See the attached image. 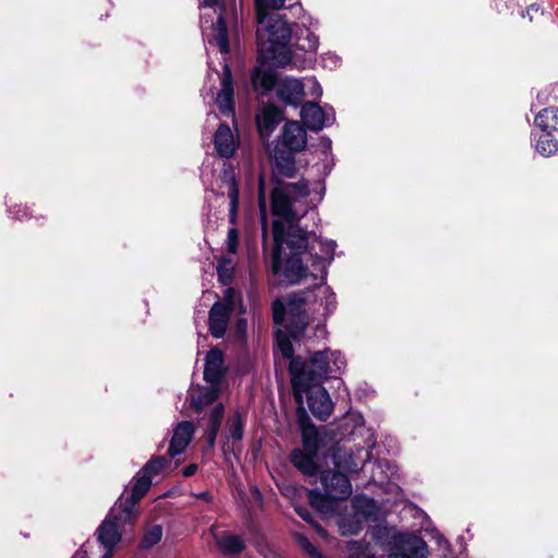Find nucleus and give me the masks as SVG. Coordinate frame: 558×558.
I'll list each match as a JSON object with an SVG mask.
<instances>
[{
	"instance_id": "f257e3e1",
	"label": "nucleus",
	"mask_w": 558,
	"mask_h": 558,
	"mask_svg": "<svg viewBox=\"0 0 558 558\" xmlns=\"http://www.w3.org/2000/svg\"><path fill=\"white\" fill-rule=\"evenodd\" d=\"M337 306L336 295L326 281H320L306 291L294 292L275 300L272 317L276 325H281L286 331H276V347L283 359H301L293 356V345L290 337L300 338L311 322L317 316L324 318L331 315Z\"/></svg>"
},
{
	"instance_id": "f03ea898",
	"label": "nucleus",
	"mask_w": 558,
	"mask_h": 558,
	"mask_svg": "<svg viewBox=\"0 0 558 558\" xmlns=\"http://www.w3.org/2000/svg\"><path fill=\"white\" fill-rule=\"evenodd\" d=\"M292 232L288 234L281 250L280 268L274 271L271 262V272L274 276L282 275L284 279H327L328 266L335 258L337 243L333 240H322L319 242V253H307L308 238L305 230L290 228Z\"/></svg>"
},
{
	"instance_id": "7ed1b4c3",
	"label": "nucleus",
	"mask_w": 558,
	"mask_h": 558,
	"mask_svg": "<svg viewBox=\"0 0 558 558\" xmlns=\"http://www.w3.org/2000/svg\"><path fill=\"white\" fill-rule=\"evenodd\" d=\"M257 59L260 64L272 63L286 66L291 63L293 27L284 15L266 12L263 23L256 20Z\"/></svg>"
},
{
	"instance_id": "20e7f679",
	"label": "nucleus",
	"mask_w": 558,
	"mask_h": 558,
	"mask_svg": "<svg viewBox=\"0 0 558 558\" xmlns=\"http://www.w3.org/2000/svg\"><path fill=\"white\" fill-rule=\"evenodd\" d=\"M345 365L341 352L329 349L314 352L308 361L293 359L289 364L292 387L301 390L307 381H323L341 373Z\"/></svg>"
},
{
	"instance_id": "39448f33",
	"label": "nucleus",
	"mask_w": 558,
	"mask_h": 558,
	"mask_svg": "<svg viewBox=\"0 0 558 558\" xmlns=\"http://www.w3.org/2000/svg\"><path fill=\"white\" fill-rule=\"evenodd\" d=\"M293 202L287 189L276 183L270 194L271 214L277 218L272 222V263L275 272L280 268L281 250L286 240H289L288 234L292 232L290 228L303 230L298 223L300 218L292 207Z\"/></svg>"
},
{
	"instance_id": "423d86ee",
	"label": "nucleus",
	"mask_w": 558,
	"mask_h": 558,
	"mask_svg": "<svg viewBox=\"0 0 558 558\" xmlns=\"http://www.w3.org/2000/svg\"><path fill=\"white\" fill-rule=\"evenodd\" d=\"M320 483L324 487V494L318 489L308 490V501L313 508L330 515L337 510V501L345 500L352 494V486L349 478L335 471H326L320 476Z\"/></svg>"
},
{
	"instance_id": "0eeeda50",
	"label": "nucleus",
	"mask_w": 558,
	"mask_h": 558,
	"mask_svg": "<svg viewBox=\"0 0 558 558\" xmlns=\"http://www.w3.org/2000/svg\"><path fill=\"white\" fill-rule=\"evenodd\" d=\"M393 548L397 550L388 558H427L428 547L426 542L413 534L398 533L392 537ZM350 558H376L367 553V545L362 542H350Z\"/></svg>"
},
{
	"instance_id": "6e6552de",
	"label": "nucleus",
	"mask_w": 558,
	"mask_h": 558,
	"mask_svg": "<svg viewBox=\"0 0 558 558\" xmlns=\"http://www.w3.org/2000/svg\"><path fill=\"white\" fill-rule=\"evenodd\" d=\"M293 392L299 404L306 399L307 407L316 418L326 421L332 413L333 403L322 381H307L306 387L301 390L293 387Z\"/></svg>"
},
{
	"instance_id": "1a4fd4ad",
	"label": "nucleus",
	"mask_w": 558,
	"mask_h": 558,
	"mask_svg": "<svg viewBox=\"0 0 558 558\" xmlns=\"http://www.w3.org/2000/svg\"><path fill=\"white\" fill-rule=\"evenodd\" d=\"M236 300L241 304L240 298L235 295L232 288L223 291L222 301H217L208 314V329L210 335L220 339L223 338L230 322V317L235 310Z\"/></svg>"
},
{
	"instance_id": "9d476101",
	"label": "nucleus",
	"mask_w": 558,
	"mask_h": 558,
	"mask_svg": "<svg viewBox=\"0 0 558 558\" xmlns=\"http://www.w3.org/2000/svg\"><path fill=\"white\" fill-rule=\"evenodd\" d=\"M131 518L129 508H113L98 527V541L107 548L112 549L121 538V523Z\"/></svg>"
},
{
	"instance_id": "9b49d317",
	"label": "nucleus",
	"mask_w": 558,
	"mask_h": 558,
	"mask_svg": "<svg viewBox=\"0 0 558 558\" xmlns=\"http://www.w3.org/2000/svg\"><path fill=\"white\" fill-rule=\"evenodd\" d=\"M219 78L220 89L215 97V104L219 112L223 117L232 118L233 123L236 125L234 80L229 64L225 63Z\"/></svg>"
},
{
	"instance_id": "f8f14e48",
	"label": "nucleus",
	"mask_w": 558,
	"mask_h": 558,
	"mask_svg": "<svg viewBox=\"0 0 558 558\" xmlns=\"http://www.w3.org/2000/svg\"><path fill=\"white\" fill-rule=\"evenodd\" d=\"M375 440L371 437L366 450H359V456H355L351 449L337 448L332 452V462L337 469L336 472L354 473L363 469L366 462L371 459V449L374 447Z\"/></svg>"
},
{
	"instance_id": "ddd939ff",
	"label": "nucleus",
	"mask_w": 558,
	"mask_h": 558,
	"mask_svg": "<svg viewBox=\"0 0 558 558\" xmlns=\"http://www.w3.org/2000/svg\"><path fill=\"white\" fill-rule=\"evenodd\" d=\"M227 441L223 445V452L226 459L232 463L231 457L236 460L238 464L242 468L240 454H241V440L243 437L242 429V417L240 412H235L233 415L229 416L227 422V432H226ZM233 468V464H231Z\"/></svg>"
},
{
	"instance_id": "4468645a",
	"label": "nucleus",
	"mask_w": 558,
	"mask_h": 558,
	"mask_svg": "<svg viewBox=\"0 0 558 558\" xmlns=\"http://www.w3.org/2000/svg\"><path fill=\"white\" fill-rule=\"evenodd\" d=\"M220 180L228 186V197L230 199L228 220L230 225H236L240 204V187L234 166L229 159L223 162Z\"/></svg>"
},
{
	"instance_id": "2eb2a0df",
	"label": "nucleus",
	"mask_w": 558,
	"mask_h": 558,
	"mask_svg": "<svg viewBox=\"0 0 558 558\" xmlns=\"http://www.w3.org/2000/svg\"><path fill=\"white\" fill-rule=\"evenodd\" d=\"M276 95L278 100L284 106L296 108L303 104L305 96L304 85L300 80L284 77L278 82Z\"/></svg>"
},
{
	"instance_id": "dca6fc26",
	"label": "nucleus",
	"mask_w": 558,
	"mask_h": 558,
	"mask_svg": "<svg viewBox=\"0 0 558 558\" xmlns=\"http://www.w3.org/2000/svg\"><path fill=\"white\" fill-rule=\"evenodd\" d=\"M283 120V111L274 104L266 105L256 114V126L260 138L266 142Z\"/></svg>"
},
{
	"instance_id": "f3484780",
	"label": "nucleus",
	"mask_w": 558,
	"mask_h": 558,
	"mask_svg": "<svg viewBox=\"0 0 558 558\" xmlns=\"http://www.w3.org/2000/svg\"><path fill=\"white\" fill-rule=\"evenodd\" d=\"M276 145L296 153L302 151L306 146V131L296 121H287L282 128L280 141Z\"/></svg>"
},
{
	"instance_id": "a211bd4d",
	"label": "nucleus",
	"mask_w": 558,
	"mask_h": 558,
	"mask_svg": "<svg viewBox=\"0 0 558 558\" xmlns=\"http://www.w3.org/2000/svg\"><path fill=\"white\" fill-rule=\"evenodd\" d=\"M214 146L219 157L230 159L239 146V140L233 135L227 122H221L214 134Z\"/></svg>"
},
{
	"instance_id": "6ab92c4d",
	"label": "nucleus",
	"mask_w": 558,
	"mask_h": 558,
	"mask_svg": "<svg viewBox=\"0 0 558 558\" xmlns=\"http://www.w3.org/2000/svg\"><path fill=\"white\" fill-rule=\"evenodd\" d=\"M193 434L194 425L191 422L183 421L179 423L173 430V435L170 440V446L167 454L170 458H173L178 454L183 453L186 447L190 445Z\"/></svg>"
},
{
	"instance_id": "aec40b11",
	"label": "nucleus",
	"mask_w": 558,
	"mask_h": 558,
	"mask_svg": "<svg viewBox=\"0 0 558 558\" xmlns=\"http://www.w3.org/2000/svg\"><path fill=\"white\" fill-rule=\"evenodd\" d=\"M219 385L192 387L189 390L186 401L190 403L191 409L198 413L217 399Z\"/></svg>"
},
{
	"instance_id": "412c9836",
	"label": "nucleus",
	"mask_w": 558,
	"mask_h": 558,
	"mask_svg": "<svg viewBox=\"0 0 558 558\" xmlns=\"http://www.w3.org/2000/svg\"><path fill=\"white\" fill-rule=\"evenodd\" d=\"M223 354L213 348L208 351L205 359L204 379L210 385H219L223 376Z\"/></svg>"
},
{
	"instance_id": "4be33fe9",
	"label": "nucleus",
	"mask_w": 558,
	"mask_h": 558,
	"mask_svg": "<svg viewBox=\"0 0 558 558\" xmlns=\"http://www.w3.org/2000/svg\"><path fill=\"white\" fill-rule=\"evenodd\" d=\"M296 151L282 148L280 145L274 147L272 156L275 169L278 174L286 178H293L296 173L295 157Z\"/></svg>"
},
{
	"instance_id": "5701e85b",
	"label": "nucleus",
	"mask_w": 558,
	"mask_h": 558,
	"mask_svg": "<svg viewBox=\"0 0 558 558\" xmlns=\"http://www.w3.org/2000/svg\"><path fill=\"white\" fill-rule=\"evenodd\" d=\"M226 8L221 7V12L219 13L216 23L211 26V34L208 38V44L210 46H217L221 54H228L230 52V40H229V32L227 22L223 15Z\"/></svg>"
},
{
	"instance_id": "b1692460",
	"label": "nucleus",
	"mask_w": 558,
	"mask_h": 558,
	"mask_svg": "<svg viewBox=\"0 0 558 558\" xmlns=\"http://www.w3.org/2000/svg\"><path fill=\"white\" fill-rule=\"evenodd\" d=\"M277 73L272 69L256 68L251 74L252 88L262 96H267L278 84Z\"/></svg>"
},
{
	"instance_id": "393cba45",
	"label": "nucleus",
	"mask_w": 558,
	"mask_h": 558,
	"mask_svg": "<svg viewBox=\"0 0 558 558\" xmlns=\"http://www.w3.org/2000/svg\"><path fill=\"white\" fill-rule=\"evenodd\" d=\"M300 114L304 125L312 131L318 132L325 125V112L315 102L306 101L302 104Z\"/></svg>"
},
{
	"instance_id": "a878e982",
	"label": "nucleus",
	"mask_w": 558,
	"mask_h": 558,
	"mask_svg": "<svg viewBox=\"0 0 558 558\" xmlns=\"http://www.w3.org/2000/svg\"><path fill=\"white\" fill-rule=\"evenodd\" d=\"M299 423L302 432L303 450L310 453H317L319 437L316 427L310 423L304 411L299 413Z\"/></svg>"
},
{
	"instance_id": "bb28decb",
	"label": "nucleus",
	"mask_w": 558,
	"mask_h": 558,
	"mask_svg": "<svg viewBox=\"0 0 558 558\" xmlns=\"http://www.w3.org/2000/svg\"><path fill=\"white\" fill-rule=\"evenodd\" d=\"M293 44L291 43V47L294 46L296 49L304 52H314L318 47V36L311 32L308 28L304 26H300L298 23L293 27Z\"/></svg>"
},
{
	"instance_id": "cd10ccee",
	"label": "nucleus",
	"mask_w": 558,
	"mask_h": 558,
	"mask_svg": "<svg viewBox=\"0 0 558 558\" xmlns=\"http://www.w3.org/2000/svg\"><path fill=\"white\" fill-rule=\"evenodd\" d=\"M211 536L214 537L217 547L221 554L226 557L233 556L243 549V541L236 535L219 536L217 533L216 525L209 529Z\"/></svg>"
},
{
	"instance_id": "c85d7f7f",
	"label": "nucleus",
	"mask_w": 558,
	"mask_h": 558,
	"mask_svg": "<svg viewBox=\"0 0 558 558\" xmlns=\"http://www.w3.org/2000/svg\"><path fill=\"white\" fill-rule=\"evenodd\" d=\"M316 454L302 449H295L291 454V461L305 475H315L318 470L315 461Z\"/></svg>"
},
{
	"instance_id": "c756f323",
	"label": "nucleus",
	"mask_w": 558,
	"mask_h": 558,
	"mask_svg": "<svg viewBox=\"0 0 558 558\" xmlns=\"http://www.w3.org/2000/svg\"><path fill=\"white\" fill-rule=\"evenodd\" d=\"M534 124L542 132H553L558 130V108L547 107L541 110L535 119Z\"/></svg>"
},
{
	"instance_id": "7c9ffc66",
	"label": "nucleus",
	"mask_w": 558,
	"mask_h": 558,
	"mask_svg": "<svg viewBox=\"0 0 558 558\" xmlns=\"http://www.w3.org/2000/svg\"><path fill=\"white\" fill-rule=\"evenodd\" d=\"M216 259V272L218 279H234V270L236 263L233 257L219 255L215 256Z\"/></svg>"
},
{
	"instance_id": "2f4dec72",
	"label": "nucleus",
	"mask_w": 558,
	"mask_h": 558,
	"mask_svg": "<svg viewBox=\"0 0 558 558\" xmlns=\"http://www.w3.org/2000/svg\"><path fill=\"white\" fill-rule=\"evenodd\" d=\"M535 147L541 155L548 157L558 150V141L554 137L551 132H543V134L539 135Z\"/></svg>"
},
{
	"instance_id": "473e14b6",
	"label": "nucleus",
	"mask_w": 558,
	"mask_h": 558,
	"mask_svg": "<svg viewBox=\"0 0 558 558\" xmlns=\"http://www.w3.org/2000/svg\"><path fill=\"white\" fill-rule=\"evenodd\" d=\"M277 183L280 186H284V189H287L289 196L292 197L293 201L305 198L310 195L308 183L305 180H301L294 183L278 181Z\"/></svg>"
},
{
	"instance_id": "72a5a7b5",
	"label": "nucleus",
	"mask_w": 558,
	"mask_h": 558,
	"mask_svg": "<svg viewBox=\"0 0 558 558\" xmlns=\"http://www.w3.org/2000/svg\"><path fill=\"white\" fill-rule=\"evenodd\" d=\"M338 525L340 533L344 536L356 535L362 530L361 520L356 515L341 517Z\"/></svg>"
},
{
	"instance_id": "f704fd0d",
	"label": "nucleus",
	"mask_w": 558,
	"mask_h": 558,
	"mask_svg": "<svg viewBox=\"0 0 558 558\" xmlns=\"http://www.w3.org/2000/svg\"><path fill=\"white\" fill-rule=\"evenodd\" d=\"M150 486L151 477L147 474L141 473V475L135 480V483L133 485L131 502H137L148 492Z\"/></svg>"
},
{
	"instance_id": "c9c22d12",
	"label": "nucleus",
	"mask_w": 558,
	"mask_h": 558,
	"mask_svg": "<svg viewBox=\"0 0 558 558\" xmlns=\"http://www.w3.org/2000/svg\"><path fill=\"white\" fill-rule=\"evenodd\" d=\"M286 0H255V15L259 23H263L266 12L279 10L284 5Z\"/></svg>"
},
{
	"instance_id": "e433bc0d",
	"label": "nucleus",
	"mask_w": 558,
	"mask_h": 558,
	"mask_svg": "<svg viewBox=\"0 0 558 558\" xmlns=\"http://www.w3.org/2000/svg\"><path fill=\"white\" fill-rule=\"evenodd\" d=\"M223 412H225V409H223L222 404L216 405L210 412V415H209V424H210L209 441H210V444H214V441L216 439V436L220 428V422L223 416Z\"/></svg>"
},
{
	"instance_id": "4c0bfd02",
	"label": "nucleus",
	"mask_w": 558,
	"mask_h": 558,
	"mask_svg": "<svg viewBox=\"0 0 558 558\" xmlns=\"http://www.w3.org/2000/svg\"><path fill=\"white\" fill-rule=\"evenodd\" d=\"M162 537V527L161 525H154L148 529L142 537L141 547L142 548H150L158 544Z\"/></svg>"
},
{
	"instance_id": "58836bf2",
	"label": "nucleus",
	"mask_w": 558,
	"mask_h": 558,
	"mask_svg": "<svg viewBox=\"0 0 558 558\" xmlns=\"http://www.w3.org/2000/svg\"><path fill=\"white\" fill-rule=\"evenodd\" d=\"M168 463L167 457H156L153 458L142 469L141 473L147 474L150 477L159 474L166 464Z\"/></svg>"
},
{
	"instance_id": "ea45409f",
	"label": "nucleus",
	"mask_w": 558,
	"mask_h": 558,
	"mask_svg": "<svg viewBox=\"0 0 558 558\" xmlns=\"http://www.w3.org/2000/svg\"><path fill=\"white\" fill-rule=\"evenodd\" d=\"M234 226L232 225L229 229L227 236V251L229 254H235L239 248V229Z\"/></svg>"
},
{
	"instance_id": "a19ab883",
	"label": "nucleus",
	"mask_w": 558,
	"mask_h": 558,
	"mask_svg": "<svg viewBox=\"0 0 558 558\" xmlns=\"http://www.w3.org/2000/svg\"><path fill=\"white\" fill-rule=\"evenodd\" d=\"M354 507L359 511L361 508L365 507V511L363 512L364 517L371 515V510L375 508V502L372 498H367L365 496H359L354 498Z\"/></svg>"
},
{
	"instance_id": "79ce46f5",
	"label": "nucleus",
	"mask_w": 558,
	"mask_h": 558,
	"mask_svg": "<svg viewBox=\"0 0 558 558\" xmlns=\"http://www.w3.org/2000/svg\"><path fill=\"white\" fill-rule=\"evenodd\" d=\"M294 509H295L296 513H298V514H299V515H300L304 521H306V522H308L310 524H312L320 535H323V536H325V535H326L325 530H324L320 525H318V524L314 523L313 515H312V513L310 512V510H308V509H306V508H304V507H301V506L295 507Z\"/></svg>"
},
{
	"instance_id": "37998d69",
	"label": "nucleus",
	"mask_w": 558,
	"mask_h": 558,
	"mask_svg": "<svg viewBox=\"0 0 558 558\" xmlns=\"http://www.w3.org/2000/svg\"><path fill=\"white\" fill-rule=\"evenodd\" d=\"M299 544L313 558H323L320 551L304 536H299Z\"/></svg>"
},
{
	"instance_id": "c03bdc74",
	"label": "nucleus",
	"mask_w": 558,
	"mask_h": 558,
	"mask_svg": "<svg viewBox=\"0 0 558 558\" xmlns=\"http://www.w3.org/2000/svg\"><path fill=\"white\" fill-rule=\"evenodd\" d=\"M433 538L436 541L444 554H447L450 550L449 542L438 531L433 532Z\"/></svg>"
},
{
	"instance_id": "a18cd8bd",
	"label": "nucleus",
	"mask_w": 558,
	"mask_h": 558,
	"mask_svg": "<svg viewBox=\"0 0 558 558\" xmlns=\"http://www.w3.org/2000/svg\"><path fill=\"white\" fill-rule=\"evenodd\" d=\"M539 13L543 15V11L538 4H530L524 12H522V17L529 16L530 22L533 21V14Z\"/></svg>"
},
{
	"instance_id": "49530a36",
	"label": "nucleus",
	"mask_w": 558,
	"mask_h": 558,
	"mask_svg": "<svg viewBox=\"0 0 558 558\" xmlns=\"http://www.w3.org/2000/svg\"><path fill=\"white\" fill-rule=\"evenodd\" d=\"M258 204L262 210H265L266 208V196H265V184L264 180L260 177L259 179V185H258Z\"/></svg>"
},
{
	"instance_id": "de8ad7c7",
	"label": "nucleus",
	"mask_w": 558,
	"mask_h": 558,
	"mask_svg": "<svg viewBox=\"0 0 558 558\" xmlns=\"http://www.w3.org/2000/svg\"><path fill=\"white\" fill-rule=\"evenodd\" d=\"M197 465L196 464H189L182 470V474L185 477H190L196 473Z\"/></svg>"
},
{
	"instance_id": "09e8293b",
	"label": "nucleus",
	"mask_w": 558,
	"mask_h": 558,
	"mask_svg": "<svg viewBox=\"0 0 558 558\" xmlns=\"http://www.w3.org/2000/svg\"><path fill=\"white\" fill-rule=\"evenodd\" d=\"M194 496L196 498L201 499V500H204L205 502H211L213 501V497H211V495L208 492H202L199 494H195Z\"/></svg>"
},
{
	"instance_id": "8fccbe9b",
	"label": "nucleus",
	"mask_w": 558,
	"mask_h": 558,
	"mask_svg": "<svg viewBox=\"0 0 558 558\" xmlns=\"http://www.w3.org/2000/svg\"><path fill=\"white\" fill-rule=\"evenodd\" d=\"M219 0H203V2L199 4V9L202 8H214L218 5Z\"/></svg>"
},
{
	"instance_id": "3c124183",
	"label": "nucleus",
	"mask_w": 558,
	"mask_h": 558,
	"mask_svg": "<svg viewBox=\"0 0 558 558\" xmlns=\"http://www.w3.org/2000/svg\"><path fill=\"white\" fill-rule=\"evenodd\" d=\"M72 558H87L86 550L80 549L77 550Z\"/></svg>"
},
{
	"instance_id": "603ef678",
	"label": "nucleus",
	"mask_w": 558,
	"mask_h": 558,
	"mask_svg": "<svg viewBox=\"0 0 558 558\" xmlns=\"http://www.w3.org/2000/svg\"><path fill=\"white\" fill-rule=\"evenodd\" d=\"M239 9L241 14V22L243 21L244 0H239Z\"/></svg>"
},
{
	"instance_id": "864d4df0",
	"label": "nucleus",
	"mask_w": 558,
	"mask_h": 558,
	"mask_svg": "<svg viewBox=\"0 0 558 558\" xmlns=\"http://www.w3.org/2000/svg\"><path fill=\"white\" fill-rule=\"evenodd\" d=\"M111 557V549H108L107 553L101 558H110Z\"/></svg>"
},
{
	"instance_id": "5fc2aeb1",
	"label": "nucleus",
	"mask_w": 558,
	"mask_h": 558,
	"mask_svg": "<svg viewBox=\"0 0 558 558\" xmlns=\"http://www.w3.org/2000/svg\"><path fill=\"white\" fill-rule=\"evenodd\" d=\"M263 238H264V245H265V244H266V242H267V232H266V229H264Z\"/></svg>"
},
{
	"instance_id": "6e6d98bb",
	"label": "nucleus",
	"mask_w": 558,
	"mask_h": 558,
	"mask_svg": "<svg viewBox=\"0 0 558 558\" xmlns=\"http://www.w3.org/2000/svg\"><path fill=\"white\" fill-rule=\"evenodd\" d=\"M350 418H351V420H354L356 423H359V422H361V421H362L361 416H352V417H350Z\"/></svg>"
},
{
	"instance_id": "4d7b16f0",
	"label": "nucleus",
	"mask_w": 558,
	"mask_h": 558,
	"mask_svg": "<svg viewBox=\"0 0 558 558\" xmlns=\"http://www.w3.org/2000/svg\"><path fill=\"white\" fill-rule=\"evenodd\" d=\"M236 493H238V496H239L240 498H242V489H241L240 487H239V488H236Z\"/></svg>"
},
{
	"instance_id": "13d9d810",
	"label": "nucleus",
	"mask_w": 558,
	"mask_h": 558,
	"mask_svg": "<svg viewBox=\"0 0 558 558\" xmlns=\"http://www.w3.org/2000/svg\"><path fill=\"white\" fill-rule=\"evenodd\" d=\"M319 330H320L322 332L326 333V328H325V326H322V327L319 328Z\"/></svg>"
},
{
	"instance_id": "bf43d9fd",
	"label": "nucleus",
	"mask_w": 558,
	"mask_h": 558,
	"mask_svg": "<svg viewBox=\"0 0 558 558\" xmlns=\"http://www.w3.org/2000/svg\"><path fill=\"white\" fill-rule=\"evenodd\" d=\"M254 274L250 270V277L247 279H253Z\"/></svg>"
},
{
	"instance_id": "052dcab7",
	"label": "nucleus",
	"mask_w": 558,
	"mask_h": 558,
	"mask_svg": "<svg viewBox=\"0 0 558 558\" xmlns=\"http://www.w3.org/2000/svg\"><path fill=\"white\" fill-rule=\"evenodd\" d=\"M245 247H246V255L248 254V243L246 242L245 244Z\"/></svg>"
}]
</instances>
